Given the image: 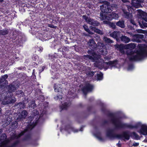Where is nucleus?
Returning a JSON list of instances; mask_svg holds the SVG:
<instances>
[{
    "instance_id": "obj_24",
    "label": "nucleus",
    "mask_w": 147,
    "mask_h": 147,
    "mask_svg": "<svg viewBox=\"0 0 147 147\" xmlns=\"http://www.w3.org/2000/svg\"><path fill=\"white\" fill-rule=\"evenodd\" d=\"M116 24L117 26H119L121 28H124L125 27L124 21H119L116 23Z\"/></svg>"
},
{
    "instance_id": "obj_8",
    "label": "nucleus",
    "mask_w": 147,
    "mask_h": 147,
    "mask_svg": "<svg viewBox=\"0 0 147 147\" xmlns=\"http://www.w3.org/2000/svg\"><path fill=\"white\" fill-rule=\"evenodd\" d=\"M83 17L88 23L91 25L97 26L99 24L98 22L94 21L92 19L87 17L86 15L83 16Z\"/></svg>"
},
{
    "instance_id": "obj_28",
    "label": "nucleus",
    "mask_w": 147,
    "mask_h": 147,
    "mask_svg": "<svg viewBox=\"0 0 147 147\" xmlns=\"http://www.w3.org/2000/svg\"><path fill=\"white\" fill-rule=\"evenodd\" d=\"M29 125H28V127L30 129H32L36 125V122L35 123H33L32 124L31 123H30Z\"/></svg>"
},
{
    "instance_id": "obj_3",
    "label": "nucleus",
    "mask_w": 147,
    "mask_h": 147,
    "mask_svg": "<svg viewBox=\"0 0 147 147\" xmlns=\"http://www.w3.org/2000/svg\"><path fill=\"white\" fill-rule=\"evenodd\" d=\"M93 57L89 55L87 57L93 61H94L95 66L102 69L104 68L106 69L113 67L119 68L120 66L117 61L105 62L103 59H100V56L94 53L92 55Z\"/></svg>"
},
{
    "instance_id": "obj_11",
    "label": "nucleus",
    "mask_w": 147,
    "mask_h": 147,
    "mask_svg": "<svg viewBox=\"0 0 147 147\" xmlns=\"http://www.w3.org/2000/svg\"><path fill=\"white\" fill-rule=\"evenodd\" d=\"M98 46L97 47L98 48H99V47L100 48V51L101 53L103 55H105L107 54V51L106 49L105 48V47L104 45L99 42H98Z\"/></svg>"
},
{
    "instance_id": "obj_23",
    "label": "nucleus",
    "mask_w": 147,
    "mask_h": 147,
    "mask_svg": "<svg viewBox=\"0 0 147 147\" xmlns=\"http://www.w3.org/2000/svg\"><path fill=\"white\" fill-rule=\"evenodd\" d=\"M131 137L136 140H139L140 139V137L135 132H133L131 134Z\"/></svg>"
},
{
    "instance_id": "obj_33",
    "label": "nucleus",
    "mask_w": 147,
    "mask_h": 147,
    "mask_svg": "<svg viewBox=\"0 0 147 147\" xmlns=\"http://www.w3.org/2000/svg\"><path fill=\"white\" fill-rule=\"evenodd\" d=\"M7 33V30H1L0 32V34L5 35Z\"/></svg>"
},
{
    "instance_id": "obj_44",
    "label": "nucleus",
    "mask_w": 147,
    "mask_h": 147,
    "mask_svg": "<svg viewBox=\"0 0 147 147\" xmlns=\"http://www.w3.org/2000/svg\"><path fill=\"white\" fill-rule=\"evenodd\" d=\"M130 22H131V23H132L133 25H136V24L135 23V22L134 20H130Z\"/></svg>"
},
{
    "instance_id": "obj_58",
    "label": "nucleus",
    "mask_w": 147,
    "mask_h": 147,
    "mask_svg": "<svg viewBox=\"0 0 147 147\" xmlns=\"http://www.w3.org/2000/svg\"><path fill=\"white\" fill-rule=\"evenodd\" d=\"M88 69L89 70H90V68H88Z\"/></svg>"
},
{
    "instance_id": "obj_4",
    "label": "nucleus",
    "mask_w": 147,
    "mask_h": 147,
    "mask_svg": "<svg viewBox=\"0 0 147 147\" xmlns=\"http://www.w3.org/2000/svg\"><path fill=\"white\" fill-rule=\"evenodd\" d=\"M103 4L100 6V9L102 12L100 13V18L102 20H111L113 19H117L119 17L117 14L112 12V13L107 14L111 12L112 10L111 6L109 3L106 1L103 2Z\"/></svg>"
},
{
    "instance_id": "obj_43",
    "label": "nucleus",
    "mask_w": 147,
    "mask_h": 147,
    "mask_svg": "<svg viewBox=\"0 0 147 147\" xmlns=\"http://www.w3.org/2000/svg\"><path fill=\"white\" fill-rule=\"evenodd\" d=\"M24 134V132H21V133L19 135H18V136H16V138H18V137H20L22 135H23Z\"/></svg>"
},
{
    "instance_id": "obj_17",
    "label": "nucleus",
    "mask_w": 147,
    "mask_h": 147,
    "mask_svg": "<svg viewBox=\"0 0 147 147\" xmlns=\"http://www.w3.org/2000/svg\"><path fill=\"white\" fill-rule=\"evenodd\" d=\"M88 43L89 46L90 47V48H91L92 49L96 47V45L94 43V41L93 39L90 40Z\"/></svg>"
},
{
    "instance_id": "obj_32",
    "label": "nucleus",
    "mask_w": 147,
    "mask_h": 147,
    "mask_svg": "<svg viewBox=\"0 0 147 147\" xmlns=\"http://www.w3.org/2000/svg\"><path fill=\"white\" fill-rule=\"evenodd\" d=\"M30 107L34 108L36 106V105L34 101H32L31 104L29 105Z\"/></svg>"
},
{
    "instance_id": "obj_49",
    "label": "nucleus",
    "mask_w": 147,
    "mask_h": 147,
    "mask_svg": "<svg viewBox=\"0 0 147 147\" xmlns=\"http://www.w3.org/2000/svg\"><path fill=\"white\" fill-rule=\"evenodd\" d=\"M119 142L117 144V145L118 147H121V144L119 143Z\"/></svg>"
},
{
    "instance_id": "obj_56",
    "label": "nucleus",
    "mask_w": 147,
    "mask_h": 147,
    "mask_svg": "<svg viewBox=\"0 0 147 147\" xmlns=\"http://www.w3.org/2000/svg\"><path fill=\"white\" fill-rule=\"evenodd\" d=\"M39 37V38L40 39H41V40H42V39H40V37Z\"/></svg>"
},
{
    "instance_id": "obj_20",
    "label": "nucleus",
    "mask_w": 147,
    "mask_h": 147,
    "mask_svg": "<svg viewBox=\"0 0 147 147\" xmlns=\"http://www.w3.org/2000/svg\"><path fill=\"white\" fill-rule=\"evenodd\" d=\"M121 38V40L125 43H128L130 41V39L125 36H122Z\"/></svg>"
},
{
    "instance_id": "obj_29",
    "label": "nucleus",
    "mask_w": 147,
    "mask_h": 147,
    "mask_svg": "<svg viewBox=\"0 0 147 147\" xmlns=\"http://www.w3.org/2000/svg\"><path fill=\"white\" fill-rule=\"evenodd\" d=\"M103 39L106 42L112 43L113 42L111 40L105 37H104Z\"/></svg>"
},
{
    "instance_id": "obj_15",
    "label": "nucleus",
    "mask_w": 147,
    "mask_h": 147,
    "mask_svg": "<svg viewBox=\"0 0 147 147\" xmlns=\"http://www.w3.org/2000/svg\"><path fill=\"white\" fill-rule=\"evenodd\" d=\"M27 115V112L25 111H23L20 113L19 114L18 117L17 118V119L19 120V119H21L25 118Z\"/></svg>"
},
{
    "instance_id": "obj_16",
    "label": "nucleus",
    "mask_w": 147,
    "mask_h": 147,
    "mask_svg": "<svg viewBox=\"0 0 147 147\" xmlns=\"http://www.w3.org/2000/svg\"><path fill=\"white\" fill-rule=\"evenodd\" d=\"M123 11L124 13V16L126 18H127L128 19H130L132 18V15L131 13L126 12V10L124 9H123Z\"/></svg>"
},
{
    "instance_id": "obj_39",
    "label": "nucleus",
    "mask_w": 147,
    "mask_h": 147,
    "mask_svg": "<svg viewBox=\"0 0 147 147\" xmlns=\"http://www.w3.org/2000/svg\"><path fill=\"white\" fill-rule=\"evenodd\" d=\"M127 7L128 9V10L129 11H131V12H132V11L133 10V8L131 7L128 6Z\"/></svg>"
},
{
    "instance_id": "obj_38",
    "label": "nucleus",
    "mask_w": 147,
    "mask_h": 147,
    "mask_svg": "<svg viewBox=\"0 0 147 147\" xmlns=\"http://www.w3.org/2000/svg\"><path fill=\"white\" fill-rule=\"evenodd\" d=\"M33 113H34V116H36V115H38L39 114L38 112L36 110H34Z\"/></svg>"
},
{
    "instance_id": "obj_40",
    "label": "nucleus",
    "mask_w": 147,
    "mask_h": 147,
    "mask_svg": "<svg viewBox=\"0 0 147 147\" xmlns=\"http://www.w3.org/2000/svg\"><path fill=\"white\" fill-rule=\"evenodd\" d=\"M138 143L134 142L133 144V146H138L139 145Z\"/></svg>"
},
{
    "instance_id": "obj_50",
    "label": "nucleus",
    "mask_w": 147,
    "mask_h": 147,
    "mask_svg": "<svg viewBox=\"0 0 147 147\" xmlns=\"http://www.w3.org/2000/svg\"><path fill=\"white\" fill-rule=\"evenodd\" d=\"M124 3H125L128 2V0H121Z\"/></svg>"
},
{
    "instance_id": "obj_14",
    "label": "nucleus",
    "mask_w": 147,
    "mask_h": 147,
    "mask_svg": "<svg viewBox=\"0 0 147 147\" xmlns=\"http://www.w3.org/2000/svg\"><path fill=\"white\" fill-rule=\"evenodd\" d=\"M65 131L69 134L71 133V132H73L74 133H76L79 131L78 130L71 127H67L66 128Z\"/></svg>"
},
{
    "instance_id": "obj_5",
    "label": "nucleus",
    "mask_w": 147,
    "mask_h": 147,
    "mask_svg": "<svg viewBox=\"0 0 147 147\" xmlns=\"http://www.w3.org/2000/svg\"><path fill=\"white\" fill-rule=\"evenodd\" d=\"M9 92H7L6 96L2 100L1 104L3 105H6L9 104L14 103L16 101L15 98L13 96V94L11 92L14 91L16 89L13 86L10 85L9 86Z\"/></svg>"
},
{
    "instance_id": "obj_12",
    "label": "nucleus",
    "mask_w": 147,
    "mask_h": 147,
    "mask_svg": "<svg viewBox=\"0 0 147 147\" xmlns=\"http://www.w3.org/2000/svg\"><path fill=\"white\" fill-rule=\"evenodd\" d=\"M133 37V41L139 42H141L142 40H143L144 36L142 34H137L134 35Z\"/></svg>"
},
{
    "instance_id": "obj_57",
    "label": "nucleus",
    "mask_w": 147,
    "mask_h": 147,
    "mask_svg": "<svg viewBox=\"0 0 147 147\" xmlns=\"http://www.w3.org/2000/svg\"><path fill=\"white\" fill-rule=\"evenodd\" d=\"M1 113V109H0V113Z\"/></svg>"
},
{
    "instance_id": "obj_25",
    "label": "nucleus",
    "mask_w": 147,
    "mask_h": 147,
    "mask_svg": "<svg viewBox=\"0 0 147 147\" xmlns=\"http://www.w3.org/2000/svg\"><path fill=\"white\" fill-rule=\"evenodd\" d=\"M118 33V32L117 31H114L112 33L110 34V35L111 36L113 37L114 38L117 39V35Z\"/></svg>"
},
{
    "instance_id": "obj_60",
    "label": "nucleus",
    "mask_w": 147,
    "mask_h": 147,
    "mask_svg": "<svg viewBox=\"0 0 147 147\" xmlns=\"http://www.w3.org/2000/svg\"><path fill=\"white\" fill-rule=\"evenodd\" d=\"M33 72H34V70H33Z\"/></svg>"
},
{
    "instance_id": "obj_2",
    "label": "nucleus",
    "mask_w": 147,
    "mask_h": 147,
    "mask_svg": "<svg viewBox=\"0 0 147 147\" xmlns=\"http://www.w3.org/2000/svg\"><path fill=\"white\" fill-rule=\"evenodd\" d=\"M113 123L117 127H126L131 129L135 128L140 134L146 136L144 142H147V125L143 123L140 122L137 123L134 125L127 123H123L117 119H114L112 120Z\"/></svg>"
},
{
    "instance_id": "obj_18",
    "label": "nucleus",
    "mask_w": 147,
    "mask_h": 147,
    "mask_svg": "<svg viewBox=\"0 0 147 147\" xmlns=\"http://www.w3.org/2000/svg\"><path fill=\"white\" fill-rule=\"evenodd\" d=\"M105 20L103 21L104 24H107L109 26L113 28H115L116 27L115 25V24L110 22L109 21Z\"/></svg>"
},
{
    "instance_id": "obj_13",
    "label": "nucleus",
    "mask_w": 147,
    "mask_h": 147,
    "mask_svg": "<svg viewBox=\"0 0 147 147\" xmlns=\"http://www.w3.org/2000/svg\"><path fill=\"white\" fill-rule=\"evenodd\" d=\"M93 88V86L92 85L89 84H88L82 89V91L85 94L87 92L92 91Z\"/></svg>"
},
{
    "instance_id": "obj_27",
    "label": "nucleus",
    "mask_w": 147,
    "mask_h": 147,
    "mask_svg": "<svg viewBox=\"0 0 147 147\" xmlns=\"http://www.w3.org/2000/svg\"><path fill=\"white\" fill-rule=\"evenodd\" d=\"M83 28H84L85 30L88 33H89V34H92L93 33V32H91L90 31V30H89L88 28V26H86L85 25L84 26H83Z\"/></svg>"
},
{
    "instance_id": "obj_42",
    "label": "nucleus",
    "mask_w": 147,
    "mask_h": 147,
    "mask_svg": "<svg viewBox=\"0 0 147 147\" xmlns=\"http://www.w3.org/2000/svg\"><path fill=\"white\" fill-rule=\"evenodd\" d=\"M7 121H8V120H9V121H8V122L9 123L11 121V117H8L7 118Z\"/></svg>"
},
{
    "instance_id": "obj_52",
    "label": "nucleus",
    "mask_w": 147,
    "mask_h": 147,
    "mask_svg": "<svg viewBox=\"0 0 147 147\" xmlns=\"http://www.w3.org/2000/svg\"><path fill=\"white\" fill-rule=\"evenodd\" d=\"M104 59L106 60V59H107V60H108V59H109V58H108L107 57H104Z\"/></svg>"
},
{
    "instance_id": "obj_47",
    "label": "nucleus",
    "mask_w": 147,
    "mask_h": 147,
    "mask_svg": "<svg viewBox=\"0 0 147 147\" xmlns=\"http://www.w3.org/2000/svg\"><path fill=\"white\" fill-rule=\"evenodd\" d=\"M45 112H44L43 111V112H42V115H41L40 116V117H39V119H40V118L41 117H42L43 115L44 114H45Z\"/></svg>"
},
{
    "instance_id": "obj_6",
    "label": "nucleus",
    "mask_w": 147,
    "mask_h": 147,
    "mask_svg": "<svg viewBox=\"0 0 147 147\" xmlns=\"http://www.w3.org/2000/svg\"><path fill=\"white\" fill-rule=\"evenodd\" d=\"M137 12L138 15L140 17L142 20V24L139 21L138 22L140 27L142 28L147 27V23L146 22H147V13L140 9L137 10Z\"/></svg>"
},
{
    "instance_id": "obj_34",
    "label": "nucleus",
    "mask_w": 147,
    "mask_h": 147,
    "mask_svg": "<svg viewBox=\"0 0 147 147\" xmlns=\"http://www.w3.org/2000/svg\"><path fill=\"white\" fill-rule=\"evenodd\" d=\"M18 105L20 106V108H24L25 106V104L24 103H19Z\"/></svg>"
},
{
    "instance_id": "obj_10",
    "label": "nucleus",
    "mask_w": 147,
    "mask_h": 147,
    "mask_svg": "<svg viewBox=\"0 0 147 147\" xmlns=\"http://www.w3.org/2000/svg\"><path fill=\"white\" fill-rule=\"evenodd\" d=\"M117 136L118 138L124 141H125V140H128L129 138V134L127 132H124L122 135H118Z\"/></svg>"
},
{
    "instance_id": "obj_22",
    "label": "nucleus",
    "mask_w": 147,
    "mask_h": 147,
    "mask_svg": "<svg viewBox=\"0 0 147 147\" xmlns=\"http://www.w3.org/2000/svg\"><path fill=\"white\" fill-rule=\"evenodd\" d=\"M94 135L99 141H102L103 140L100 133L97 132L96 134H94Z\"/></svg>"
},
{
    "instance_id": "obj_7",
    "label": "nucleus",
    "mask_w": 147,
    "mask_h": 147,
    "mask_svg": "<svg viewBox=\"0 0 147 147\" xmlns=\"http://www.w3.org/2000/svg\"><path fill=\"white\" fill-rule=\"evenodd\" d=\"M5 134H3L1 137L0 139V147H8L7 144L8 140L6 139Z\"/></svg>"
},
{
    "instance_id": "obj_9",
    "label": "nucleus",
    "mask_w": 147,
    "mask_h": 147,
    "mask_svg": "<svg viewBox=\"0 0 147 147\" xmlns=\"http://www.w3.org/2000/svg\"><path fill=\"white\" fill-rule=\"evenodd\" d=\"M144 0H132L131 5L133 6L136 8L142 7L141 3L144 2Z\"/></svg>"
},
{
    "instance_id": "obj_31",
    "label": "nucleus",
    "mask_w": 147,
    "mask_h": 147,
    "mask_svg": "<svg viewBox=\"0 0 147 147\" xmlns=\"http://www.w3.org/2000/svg\"><path fill=\"white\" fill-rule=\"evenodd\" d=\"M94 72L89 71L86 72V74L89 76H92L94 74Z\"/></svg>"
},
{
    "instance_id": "obj_53",
    "label": "nucleus",
    "mask_w": 147,
    "mask_h": 147,
    "mask_svg": "<svg viewBox=\"0 0 147 147\" xmlns=\"http://www.w3.org/2000/svg\"><path fill=\"white\" fill-rule=\"evenodd\" d=\"M58 77H55L54 78H58Z\"/></svg>"
},
{
    "instance_id": "obj_26",
    "label": "nucleus",
    "mask_w": 147,
    "mask_h": 147,
    "mask_svg": "<svg viewBox=\"0 0 147 147\" xmlns=\"http://www.w3.org/2000/svg\"><path fill=\"white\" fill-rule=\"evenodd\" d=\"M97 79L98 80H101L103 78V74L100 72H98L97 74Z\"/></svg>"
},
{
    "instance_id": "obj_51",
    "label": "nucleus",
    "mask_w": 147,
    "mask_h": 147,
    "mask_svg": "<svg viewBox=\"0 0 147 147\" xmlns=\"http://www.w3.org/2000/svg\"><path fill=\"white\" fill-rule=\"evenodd\" d=\"M112 133L111 132H110L109 133V134H107V136H109V137H110V135H112Z\"/></svg>"
},
{
    "instance_id": "obj_46",
    "label": "nucleus",
    "mask_w": 147,
    "mask_h": 147,
    "mask_svg": "<svg viewBox=\"0 0 147 147\" xmlns=\"http://www.w3.org/2000/svg\"><path fill=\"white\" fill-rule=\"evenodd\" d=\"M43 49L42 47H40L39 48V49H38V50L40 52L42 51Z\"/></svg>"
},
{
    "instance_id": "obj_54",
    "label": "nucleus",
    "mask_w": 147,
    "mask_h": 147,
    "mask_svg": "<svg viewBox=\"0 0 147 147\" xmlns=\"http://www.w3.org/2000/svg\"><path fill=\"white\" fill-rule=\"evenodd\" d=\"M28 119H32V118H31L30 117H29L28 118Z\"/></svg>"
},
{
    "instance_id": "obj_48",
    "label": "nucleus",
    "mask_w": 147,
    "mask_h": 147,
    "mask_svg": "<svg viewBox=\"0 0 147 147\" xmlns=\"http://www.w3.org/2000/svg\"><path fill=\"white\" fill-rule=\"evenodd\" d=\"M95 38L96 40L97 41H98V40H99L100 37L99 36H96L95 37Z\"/></svg>"
},
{
    "instance_id": "obj_36",
    "label": "nucleus",
    "mask_w": 147,
    "mask_h": 147,
    "mask_svg": "<svg viewBox=\"0 0 147 147\" xmlns=\"http://www.w3.org/2000/svg\"><path fill=\"white\" fill-rule=\"evenodd\" d=\"M134 68V67L132 65H129L127 68V70L129 71L131 70Z\"/></svg>"
},
{
    "instance_id": "obj_1",
    "label": "nucleus",
    "mask_w": 147,
    "mask_h": 147,
    "mask_svg": "<svg viewBox=\"0 0 147 147\" xmlns=\"http://www.w3.org/2000/svg\"><path fill=\"white\" fill-rule=\"evenodd\" d=\"M145 40L147 43V35L145 38ZM138 46L139 51L134 52L131 51L136 47V45L134 43H130L125 45H115V47L123 54L124 53V49H129V53L128 51L126 52L129 59L131 61H137L141 59L144 57L147 56V45H140Z\"/></svg>"
},
{
    "instance_id": "obj_37",
    "label": "nucleus",
    "mask_w": 147,
    "mask_h": 147,
    "mask_svg": "<svg viewBox=\"0 0 147 147\" xmlns=\"http://www.w3.org/2000/svg\"><path fill=\"white\" fill-rule=\"evenodd\" d=\"M136 31L138 33H144L145 31L141 29H138L136 30Z\"/></svg>"
},
{
    "instance_id": "obj_61",
    "label": "nucleus",
    "mask_w": 147,
    "mask_h": 147,
    "mask_svg": "<svg viewBox=\"0 0 147 147\" xmlns=\"http://www.w3.org/2000/svg\"><path fill=\"white\" fill-rule=\"evenodd\" d=\"M114 5L115 6V5Z\"/></svg>"
},
{
    "instance_id": "obj_55",
    "label": "nucleus",
    "mask_w": 147,
    "mask_h": 147,
    "mask_svg": "<svg viewBox=\"0 0 147 147\" xmlns=\"http://www.w3.org/2000/svg\"><path fill=\"white\" fill-rule=\"evenodd\" d=\"M0 131H1L2 132V129H0Z\"/></svg>"
},
{
    "instance_id": "obj_59",
    "label": "nucleus",
    "mask_w": 147,
    "mask_h": 147,
    "mask_svg": "<svg viewBox=\"0 0 147 147\" xmlns=\"http://www.w3.org/2000/svg\"><path fill=\"white\" fill-rule=\"evenodd\" d=\"M40 36H42V34H40Z\"/></svg>"
},
{
    "instance_id": "obj_30",
    "label": "nucleus",
    "mask_w": 147,
    "mask_h": 147,
    "mask_svg": "<svg viewBox=\"0 0 147 147\" xmlns=\"http://www.w3.org/2000/svg\"><path fill=\"white\" fill-rule=\"evenodd\" d=\"M70 105L69 104V103L67 104V103H65V104H62V106L61 107V108L63 109H66L67 107L69 106Z\"/></svg>"
},
{
    "instance_id": "obj_19",
    "label": "nucleus",
    "mask_w": 147,
    "mask_h": 147,
    "mask_svg": "<svg viewBox=\"0 0 147 147\" xmlns=\"http://www.w3.org/2000/svg\"><path fill=\"white\" fill-rule=\"evenodd\" d=\"M90 28L92 31H94V32L96 33L100 34H102V32L99 29L96 28L95 27L91 26L90 27Z\"/></svg>"
},
{
    "instance_id": "obj_45",
    "label": "nucleus",
    "mask_w": 147,
    "mask_h": 147,
    "mask_svg": "<svg viewBox=\"0 0 147 147\" xmlns=\"http://www.w3.org/2000/svg\"><path fill=\"white\" fill-rule=\"evenodd\" d=\"M48 26L49 27H50L51 28H55L56 27V26H54L53 25H51L50 24H49L48 25Z\"/></svg>"
},
{
    "instance_id": "obj_35",
    "label": "nucleus",
    "mask_w": 147,
    "mask_h": 147,
    "mask_svg": "<svg viewBox=\"0 0 147 147\" xmlns=\"http://www.w3.org/2000/svg\"><path fill=\"white\" fill-rule=\"evenodd\" d=\"M54 98L56 100L59 99V100H60V99H62V96L61 95H58L57 96L55 97Z\"/></svg>"
},
{
    "instance_id": "obj_21",
    "label": "nucleus",
    "mask_w": 147,
    "mask_h": 147,
    "mask_svg": "<svg viewBox=\"0 0 147 147\" xmlns=\"http://www.w3.org/2000/svg\"><path fill=\"white\" fill-rule=\"evenodd\" d=\"M54 89L55 92H60L61 89V85L58 84L57 85V84H55L54 86Z\"/></svg>"
},
{
    "instance_id": "obj_41",
    "label": "nucleus",
    "mask_w": 147,
    "mask_h": 147,
    "mask_svg": "<svg viewBox=\"0 0 147 147\" xmlns=\"http://www.w3.org/2000/svg\"><path fill=\"white\" fill-rule=\"evenodd\" d=\"M35 59L34 60L36 61H38L39 59L37 55L35 56Z\"/></svg>"
}]
</instances>
